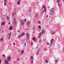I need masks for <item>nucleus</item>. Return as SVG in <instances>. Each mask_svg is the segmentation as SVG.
<instances>
[{
	"mask_svg": "<svg viewBox=\"0 0 64 64\" xmlns=\"http://www.w3.org/2000/svg\"><path fill=\"white\" fill-rule=\"evenodd\" d=\"M7 60L6 59L4 61L5 63L6 64H8V61H11V58L10 56H7Z\"/></svg>",
	"mask_w": 64,
	"mask_h": 64,
	"instance_id": "1",
	"label": "nucleus"
},
{
	"mask_svg": "<svg viewBox=\"0 0 64 64\" xmlns=\"http://www.w3.org/2000/svg\"><path fill=\"white\" fill-rule=\"evenodd\" d=\"M43 8H44V9L42 11V13H44L45 11H46V8L44 5L42 6V9H43Z\"/></svg>",
	"mask_w": 64,
	"mask_h": 64,
	"instance_id": "2",
	"label": "nucleus"
},
{
	"mask_svg": "<svg viewBox=\"0 0 64 64\" xmlns=\"http://www.w3.org/2000/svg\"><path fill=\"white\" fill-rule=\"evenodd\" d=\"M54 8H52L51 10V12H50V15H53L54 14Z\"/></svg>",
	"mask_w": 64,
	"mask_h": 64,
	"instance_id": "3",
	"label": "nucleus"
},
{
	"mask_svg": "<svg viewBox=\"0 0 64 64\" xmlns=\"http://www.w3.org/2000/svg\"><path fill=\"white\" fill-rule=\"evenodd\" d=\"M12 35L11 32H10V34L9 33H8V36H9L8 37V39L9 40L10 39V38H11V36Z\"/></svg>",
	"mask_w": 64,
	"mask_h": 64,
	"instance_id": "4",
	"label": "nucleus"
},
{
	"mask_svg": "<svg viewBox=\"0 0 64 64\" xmlns=\"http://www.w3.org/2000/svg\"><path fill=\"white\" fill-rule=\"evenodd\" d=\"M31 63L33 64V56H32L31 57Z\"/></svg>",
	"mask_w": 64,
	"mask_h": 64,
	"instance_id": "5",
	"label": "nucleus"
},
{
	"mask_svg": "<svg viewBox=\"0 0 64 64\" xmlns=\"http://www.w3.org/2000/svg\"><path fill=\"white\" fill-rule=\"evenodd\" d=\"M40 49H38L36 52V54H37V55H38V54L39 53V52H40Z\"/></svg>",
	"mask_w": 64,
	"mask_h": 64,
	"instance_id": "6",
	"label": "nucleus"
},
{
	"mask_svg": "<svg viewBox=\"0 0 64 64\" xmlns=\"http://www.w3.org/2000/svg\"><path fill=\"white\" fill-rule=\"evenodd\" d=\"M29 34L28 33H27L26 34V37L28 40H29Z\"/></svg>",
	"mask_w": 64,
	"mask_h": 64,
	"instance_id": "7",
	"label": "nucleus"
},
{
	"mask_svg": "<svg viewBox=\"0 0 64 64\" xmlns=\"http://www.w3.org/2000/svg\"><path fill=\"white\" fill-rule=\"evenodd\" d=\"M53 41H54V39H52L50 40V45H51L52 44V43L53 42Z\"/></svg>",
	"mask_w": 64,
	"mask_h": 64,
	"instance_id": "8",
	"label": "nucleus"
},
{
	"mask_svg": "<svg viewBox=\"0 0 64 64\" xmlns=\"http://www.w3.org/2000/svg\"><path fill=\"white\" fill-rule=\"evenodd\" d=\"M31 22L30 21H28V23L27 24V25H30V24H31Z\"/></svg>",
	"mask_w": 64,
	"mask_h": 64,
	"instance_id": "9",
	"label": "nucleus"
},
{
	"mask_svg": "<svg viewBox=\"0 0 64 64\" xmlns=\"http://www.w3.org/2000/svg\"><path fill=\"white\" fill-rule=\"evenodd\" d=\"M60 2V0H57V2H58V3L59 5V6L60 8V4L59 3V2Z\"/></svg>",
	"mask_w": 64,
	"mask_h": 64,
	"instance_id": "10",
	"label": "nucleus"
},
{
	"mask_svg": "<svg viewBox=\"0 0 64 64\" xmlns=\"http://www.w3.org/2000/svg\"><path fill=\"white\" fill-rule=\"evenodd\" d=\"M4 6L6 5L7 4V0H5L4 1Z\"/></svg>",
	"mask_w": 64,
	"mask_h": 64,
	"instance_id": "11",
	"label": "nucleus"
},
{
	"mask_svg": "<svg viewBox=\"0 0 64 64\" xmlns=\"http://www.w3.org/2000/svg\"><path fill=\"white\" fill-rule=\"evenodd\" d=\"M55 33H56V32H53V30L51 31V34H55Z\"/></svg>",
	"mask_w": 64,
	"mask_h": 64,
	"instance_id": "12",
	"label": "nucleus"
},
{
	"mask_svg": "<svg viewBox=\"0 0 64 64\" xmlns=\"http://www.w3.org/2000/svg\"><path fill=\"white\" fill-rule=\"evenodd\" d=\"M5 24V22H2L1 23V25H4Z\"/></svg>",
	"mask_w": 64,
	"mask_h": 64,
	"instance_id": "13",
	"label": "nucleus"
},
{
	"mask_svg": "<svg viewBox=\"0 0 64 64\" xmlns=\"http://www.w3.org/2000/svg\"><path fill=\"white\" fill-rule=\"evenodd\" d=\"M20 0H19L17 3V5H20Z\"/></svg>",
	"mask_w": 64,
	"mask_h": 64,
	"instance_id": "14",
	"label": "nucleus"
},
{
	"mask_svg": "<svg viewBox=\"0 0 64 64\" xmlns=\"http://www.w3.org/2000/svg\"><path fill=\"white\" fill-rule=\"evenodd\" d=\"M32 40L34 41H35L36 42L37 41H36V39L34 37H33L32 38Z\"/></svg>",
	"mask_w": 64,
	"mask_h": 64,
	"instance_id": "15",
	"label": "nucleus"
},
{
	"mask_svg": "<svg viewBox=\"0 0 64 64\" xmlns=\"http://www.w3.org/2000/svg\"><path fill=\"white\" fill-rule=\"evenodd\" d=\"M16 20H15V19H14V25H15V24H16Z\"/></svg>",
	"mask_w": 64,
	"mask_h": 64,
	"instance_id": "16",
	"label": "nucleus"
},
{
	"mask_svg": "<svg viewBox=\"0 0 64 64\" xmlns=\"http://www.w3.org/2000/svg\"><path fill=\"white\" fill-rule=\"evenodd\" d=\"M20 53L21 54H23L24 53V50H22L21 52H20Z\"/></svg>",
	"mask_w": 64,
	"mask_h": 64,
	"instance_id": "17",
	"label": "nucleus"
},
{
	"mask_svg": "<svg viewBox=\"0 0 64 64\" xmlns=\"http://www.w3.org/2000/svg\"><path fill=\"white\" fill-rule=\"evenodd\" d=\"M20 24L22 25H24V22H20Z\"/></svg>",
	"mask_w": 64,
	"mask_h": 64,
	"instance_id": "18",
	"label": "nucleus"
},
{
	"mask_svg": "<svg viewBox=\"0 0 64 64\" xmlns=\"http://www.w3.org/2000/svg\"><path fill=\"white\" fill-rule=\"evenodd\" d=\"M16 14V12H13L12 14V16H14V15H15Z\"/></svg>",
	"mask_w": 64,
	"mask_h": 64,
	"instance_id": "19",
	"label": "nucleus"
},
{
	"mask_svg": "<svg viewBox=\"0 0 64 64\" xmlns=\"http://www.w3.org/2000/svg\"><path fill=\"white\" fill-rule=\"evenodd\" d=\"M9 29L10 30H12V26H11L9 28Z\"/></svg>",
	"mask_w": 64,
	"mask_h": 64,
	"instance_id": "20",
	"label": "nucleus"
},
{
	"mask_svg": "<svg viewBox=\"0 0 64 64\" xmlns=\"http://www.w3.org/2000/svg\"><path fill=\"white\" fill-rule=\"evenodd\" d=\"M3 40V39L2 38H1L0 40V42H1V41H2Z\"/></svg>",
	"mask_w": 64,
	"mask_h": 64,
	"instance_id": "21",
	"label": "nucleus"
},
{
	"mask_svg": "<svg viewBox=\"0 0 64 64\" xmlns=\"http://www.w3.org/2000/svg\"><path fill=\"white\" fill-rule=\"evenodd\" d=\"M55 62L56 63H58V60H55Z\"/></svg>",
	"mask_w": 64,
	"mask_h": 64,
	"instance_id": "22",
	"label": "nucleus"
},
{
	"mask_svg": "<svg viewBox=\"0 0 64 64\" xmlns=\"http://www.w3.org/2000/svg\"><path fill=\"white\" fill-rule=\"evenodd\" d=\"M41 32H40V36H39L38 37V38H40V37H41Z\"/></svg>",
	"mask_w": 64,
	"mask_h": 64,
	"instance_id": "23",
	"label": "nucleus"
},
{
	"mask_svg": "<svg viewBox=\"0 0 64 64\" xmlns=\"http://www.w3.org/2000/svg\"><path fill=\"white\" fill-rule=\"evenodd\" d=\"M38 16V13H36V14L35 17V18L36 17H37V16Z\"/></svg>",
	"mask_w": 64,
	"mask_h": 64,
	"instance_id": "24",
	"label": "nucleus"
},
{
	"mask_svg": "<svg viewBox=\"0 0 64 64\" xmlns=\"http://www.w3.org/2000/svg\"><path fill=\"white\" fill-rule=\"evenodd\" d=\"M42 34H45V32H42Z\"/></svg>",
	"mask_w": 64,
	"mask_h": 64,
	"instance_id": "25",
	"label": "nucleus"
},
{
	"mask_svg": "<svg viewBox=\"0 0 64 64\" xmlns=\"http://www.w3.org/2000/svg\"><path fill=\"white\" fill-rule=\"evenodd\" d=\"M45 62L46 63H48V60H46Z\"/></svg>",
	"mask_w": 64,
	"mask_h": 64,
	"instance_id": "26",
	"label": "nucleus"
},
{
	"mask_svg": "<svg viewBox=\"0 0 64 64\" xmlns=\"http://www.w3.org/2000/svg\"><path fill=\"white\" fill-rule=\"evenodd\" d=\"M38 28H40V29H41V26L40 25L39 26Z\"/></svg>",
	"mask_w": 64,
	"mask_h": 64,
	"instance_id": "27",
	"label": "nucleus"
},
{
	"mask_svg": "<svg viewBox=\"0 0 64 64\" xmlns=\"http://www.w3.org/2000/svg\"><path fill=\"white\" fill-rule=\"evenodd\" d=\"M25 35V33H23L21 34V35H22H22L23 36V35Z\"/></svg>",
	"mask_w": 64,
	"mask_h": 64,
	"instance_id": "28",
	"label": "nucleus"
},
{
	"mask_svg": "<svg viewBox=\"0 0 64 64\" xmlns=\"http://www.w3.org/2000/svg\"><path fill=\"white\" fill-rule=\"evenodd\" d=\"M38 24H40L41 23V22H40V21H38Z\"/></svg>",
	"mask_w": 64,
	"mask_h": 64,
	"instance_id": "29",
	"label": "nucleus"
},
{
	"mask_svg": "<svg viewBox=\"0 0 64 64\" xmlns=\"http://www.w3.org/2000/svg\"><path fill=\"white\" fill-rule=\"evenodd\" d=\"M22 36V35H20L19 36H18V38H20V37H21Z\"/></svg>",
	"mask_w": 64,
	"mask_h": 64,
	"instance_id": "30",
	"label": "nucleus"
},
{
	"mask_svg": "<svg viewBox=\"0 0 64 64\" xmlns=\"http://www.w3.org/2000/svg\"><path fill=\"white\" fill-rule=\"evenodd\" d=\"M24 46H26V42H25L24 44Z\"/></svg>",
	"mask_w": 64,
	"mask_h": 64,
	"instance_id": "31",
	"label": "nucleus"
},
{
	"mask_svg": "<svg viewBox=\"0 0 64 64\" xmlns=\"http://www.w3.org/2000/svg\"><path fill=\"white\" fill-rule=\"evenodd\" d=\"M2 57H5L6 56H5V54H3L2 56Z\"/></svg>",
	"mask_w": 64,
	"mask_h": 64,
	"instance_id": "32",
	"label": "nucleus"
},
{
	"mask_svg": "<svg viewBox=\"0 0 64 64\" xmlns=\"http://www.w3.org/2000/svg\"><path fill=\"white\" fill-rule=\"evenodd\" d=\"M44 30H45L44 29L42 30V32H45V31H44Z\"/></svg>",
	"mask_w": 64,
	"mask_h": 64,
	"instance_id": "33",
	"label": "nucleus"
},
{
	"mask_svg": "<svg viewBox=\"0 0 64 64\" xmlns=\"http://www.w3.org/2000/svg\"><path fill=\"white\" fill-rule=\"evenodd\" d=\"M47 45H50V44L49 43H47Z\"/></svg>",
	"mask_w": 64,
	"mask_h": 64,
	"instance_id": "34",
	"label": "nucleus"
},
{
	"mask_svg": "<svg viewBox=\"0 0 64 64\" xmlns=\"http://www.w3.org/2000/svg\"><path fill=\"white\" fill-rule=\"evenodd\" d=\"M33 29H34V30H35V28L34 27V26L33 27Z\"/></svg>",
	"mask_w": 64,
	"mask_h": 64,
	"instance_id": "35",
	"label": "nucleus"
},
{
	"mask_svg": "<svg viewBox=\"0 0 64 64\" xmlns=\"http://www.w3.org/2000/svg\"><path fill=\"white\" fill-rule=\"evenodd\" d=\"M44 50L45 51H46V50H47V48H44Z\"/></svg>",
	"mask_w": 64,
	"mask_h": 64,
	"instance_id": "36",
	"label": "nucleus"
},
{
	"mask_svg": "<svg viewBox=\"0 0 64 64\" xmlns=\"http://www.w3.org/2000/svg\"><path fill=\"white\" fill-rule=\"evenodd\" d=\"M9 17H8V16H7V19H8V20H9Z\"/></svg>",
	"mask_w": 64,
	"mask_h": 64,
	"instance_id": "37",
	"label": "nucleus"
},
{
	"mask_svg": "<svg viewBox=\"0 0 64 64\" xmlns=\"http://www.w3.org/2000/svg\"><path fill=\"white\" fill-rule=\"evenodd\" d=\"M20 51H21V50H18V52H20Z\"/></svg>",
	"mask_w": 64,
	"mask_h": 64,
	"instance_id": "38",
	"label": "nucleus"
},
{
	"mask_svg": "<svg viewBox=\"0 0 64 64\" xmlns=\"http://www.w3.org/2000/svg\"><path fill=\"white\" fill-rule=\"evenodd\" d=\"M24 21H25V22H26V19H24Z\"/></svg>",
	"mask_w": 64,
	"mask_h": 64,
	"instance_id": "39",
	"label": "nucleus"
},
{
	"mask_svg": "<svg viewBox=\"0 0 64 64\" xmlns=\"http://www.w3.org/2000/svg\"><path fill=\"white\" fill-rule=\"evenodd\" d=\"M1 60H0V64H1Z\"/></svg>",
	"mask_w": 64,
	"mask_h": 64,
	"instance_id": "40",
	"label": "nucleus"
},
{
	"mask_svg": "<svg viewBox=\"0 0 64 64\" xmlns=\"http://www.w3.org/2000/svg\"><path fill=\"white\" fill-rule=\"evenodd\" d=\"M20 59V58H17V60H19Z\"/></svg>",
	"mask_w": 64,
	"mask_h": 64,
	"instance_id": "41",
	"label": "nucleus"
},
{
	"mask_svg": "<svg viewBox=\"0 0 64 64\" xmlns=\"http://www.w3.org/2000/svg\"><path fill=\"white\" fill-rule=\"evenodd\" d=\"M41 42V40H40L39 41V42L40 43V42Z\"/></svg>",
	"mask_w": 64,
	"mask_h": 64,
	"instance_id": "42",
	"label": "nucleus"
},
{
	"mask_svg": "<svg viewBox=\"0 0 64 64\" xmlns=\"http://www.w3.org/2000/svg\"><path fill=\"white\" fill-rule=\"evenodd\" d=\"M31 45H32V46L33 45V42H31Z\"/></svg>",
	"mask_w": 64,
	"mask_h": 64,
	"instance_id": "43",
	"label": "nucleus"
},
{
	"mask_svg": "<svg viewBox=\"0 0 64 64\" xmlns=\"http://www.w3.org/2000/svg\"><path fill=\"white\" fill-rule=\"evenodd\" d=\"M13 45H15V43L14 42Z\"/></svg>",
	"mask_w": 64,
	"mask_h": 64,
	"instance_id": "44",
	"label": "nucleus"
},
{
	"mask_svg": "<svg viewBox=\"0 0 64 64\" xmlns=\"http://www.w3.org/2000/svg\"><path fill=\"white\" fill-rule=\"evenodd\" d=\"M38 46H37V47L36 48V49L38 48Z\"/></svg>",
	"mask_w": 64,
	"mask_h": 64,
	"instance_id": "45",
	"label": "nucleus"
},
{
	"mask_svg": "<svg viewBox=\"0 0 64 64\" xmlns=\"http://www.w3.org/2000/svg\"><path fill=\"white\" fill-rule=\"evenodd\" d=\"M10 23L9 22V23L8 24V25H10Z\"/></svg>",
	"mask_w": 64,
	"mask_h": 64,
	"instance_id": "46",
	"label": "nucleus"
},
{
	"mask_svg": "<svg viewBox=\"0 0 64 64\" xmlns=\"http://www.w3.org/2000/svg\"><path fill=\"white\" fill-rule=\"evenodd\" d=\"M48 17V16H46V17Z\"/></svg>",
	"mask_w": 64,
	"mask_h": 64,
	"instance_id": "47",
	"label": "nucleus"
},
{
	"mask_svg": "<svg viewBox=\"0 0 64 64\" xmlns=\"http://www.w3.org/2000/svg\"><path fill=\"white\" fill-rule=\"evenodd\" d=\"M18 31L19 32H20V31H19V30H18Z\"/></svg>",
	"mask_w": 64,
	"mask_h": 64,
	"instance_id": "48",
	"label": "nucleus"
},
{
	"mask_svg": "<svg viewBox=\"0 0 64 64\" xmlns=\"http://www.w3.org/2000/svg\"><path fill=\"white\" fill-rule=\"evenodd\" d=\"M4 31H3V32H2V33H4Z\"/></svg>",
	"mask_w": 64,
	"mask_h": 64,
	"instance_id": "49",
	"label": "nucleus"
},
{
	"mask_svg": "<svg viewBox=\"0 0 64 64\" xmlns=\"http://www.w3.org/2000/svg\"><path fill=\"white\" fill-rule=\"evenodd\" d=\"M63 50L64 51V49L63 48Z\"/></svg>",
	"mask_w": 64,
	"mask_h": 64,
	"instance_id": "50",
	"label": "nucleus"
},
{
	"mask_svg": "<svg viewBox=\"0 0 64 64\" xmlns=\"http://www.w3.org/2000/svg\"><path fill=\"white\" fill-rule=\"evenodd\" d=\"M62 1H64V0H62Z\"/></svg>",
	"mask_w": 64,
	"mask_h": 64,
	"instance_id": "51",
	"label": "nucleus"
},
{
	"mask_svg": "<svg viewBox=\"0 0 64 64\" xmlns=\"http://www.w3.org/2000/svg\"><path fill=\"white\" fill-rule=\"evenodd\" d=\"M22 21V20H21V21Z\"/></svg>",
	"mask_w": 64,
	"mask_h": 64,
	"instance_id": "52",
	"label": "nucleus"
},
{
	"mask_svg": "<svg viewBox=\"0 0 64 64\" xmlns=\"http://www.w3.org/2000/svg\"><path fill=\"white\" fill-rule=\"evenodd\" d=\"M48 7V8H50V7Z\"/></svg>",
	"mask_w": 64,
	"mask_h": 64,
	"instance_id": "53",
	"label": "nucleus"
},
{
	"mask_svg": "<svg viewBox=\"0 0 64 64\" xmlns=\"http://www.w3.org/2000/svg\"><path fill=\"white\" fill-rule=\"evenodd\" d=\"M50 18H51V17L50 16Z\"/></svg>",
	"mask_w": 64,
	"mask_h": 64,
	"instance_id": "54",
	"label": "nucleus"
},
{
	"mask_svg": "<svg viewBox=\"0 0 64 64\" xmlns=\"http://www.w3.org/2000/svg\"><path fill=\"white\" fill-rule=\"evenodd\" d=\"M1 13L0 12V14Z\"/></svg>",
	"mask_w": 64,
	"mask_h": 64,
	"instance_id": "55",
	"label": "nucleus"
},
{
	"mask_svg": "<svg viewBox=\"0 0 64 64\" xmlns=\"http://www.w3.org/2000/svg\"><path fill=\"white\" fill-rule=\"evenodd\" d=\"M0 31H1V30H0Z\"/></svg>",
	"mask_w": 64,
	"mask_h": 64,
	"instance_id": "56",
	"label": "nucleus"
},
{
	"mask_svg": "<svg viewBox=\"0 0 64 64\" xmlns=\"http://www.w3.org/2000/svg\"><path fill=\"white\" fill-rule=\"evenodd\" d=\"M30 11H31V10H30Z\"/></svg>",
	"mask_w": 64,
	"mask_h": 64,
	"instance_id": "57",
	"label": "nucleus"
}]
</instances>
